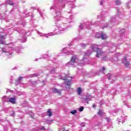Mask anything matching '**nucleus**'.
I'll return each mask as SVG.
<instances>
[{
    "label": "nucleus",
    "mask_w": 131,
    "mask_h": 131,
    "mask_svg": "<svg viewBox=\"0 0 131 131\" xmlns=\"http://www.w3.org/2000/svg\"><path fill=\"white\" fill-rule=\"evenodd\" d=\"M79 28H80V29H83L85 28V24H81L79 26Z\"/></svg>",
    "instance_id": "f3484780"
},
{
    "label": "nucleus",
    "mask_w": 131,
    "mask_h": 131,
    "mask_svg": "<svg viewBox=\"0 0 131 131\" xmlns=\"http://www.w3.org/2000/svg\"><path fill=\"white\" fill-rule=\"evenodd\" d=\"M52 10H54V9H55V7H54V6L51 7L50 8V10H52Z\"/></svg>",
    "instance_id": "473e14b6"
},
{
    "label": "nucleus",
    "mask_w": 131,
    "mask_h": 131,
    "mask_svg": "<svg viewBox=\"0 0 131 131\" xmlns=\"http://www.w3.org/2000/svg\"><path fill=\"white\" fill-rule=\"evenodd\" d=\"M38 34L40 36H45V37H47V38H48V37H49V36H52V35H54V34H53V33H49L48 34H43L40 32H38Z\"/></svg>",
    "instance_id": "0eeeda50"
},
{
    "label": "nucleus",
    "mask_w": 131,
    "mask_h": 131,
    "mask_svg": "<svg viewBox=\"0 0 131 131\" xmlns=\"http://www.w3.org/2000/svg\"><path fill=\"white\" fill-rule=\"evenodd\" d=\"M109 75H110V74H108V76H107V78H108V79L110 80V79H111V77L109 76Z\"/></svg>",
    "instance_id": "7c9ffc66"
},
{
    "label": "nucleus",
    "mask_w": 131,
    "mask_h": 131,
    "mask_svg": "<svg viewBox=\"0 0 131 131\" xmlns=\"http://www.w3.org/2000/svg\"><path fill=\"white\" fill-rule=\"evenodd\" d=\"M5 36H0V44L6 45V41H5Z\"/></svg>",
    "instance_id": "1a4fd4ad"
},
{
    "label": "nucleus",
    "mask_w": 131,
    "mask_h": 131,
    "mask_svg": "<svg viewBox=\"0 0 131 131\" xmlns=\"http://www.w3.org/2000/svg\"><path fill=\"white\" fill-rule=\"evenodd\" d=\"M92 98H93V97L91 95H87L86 98L84 99V100H85V101H90L91 100H92Z\"/></svg>",
    "instance_id": "ddd939ff"
},
{
    "label": "nucleus",
    "mask_w": 131,
    "mask_h": 131,
    "mask_svg": "<svg viewBox=\"0 0 131 131\" xmlns=\"http://www.w3.org/2000/svg\"><path fill=\"white\" fill-rule=\"evenodd\" d=\"M96 38H101L102 39H106L107 38V35L103 33L101 34L97 33L95 35Z\"/></svg>",
    "instance_id": "7ed1b4c3"
},
{
    "label": "nucleus",
    "mask_w": 131,
    "mask_h": 131,
    "mask_svg": "<svg viewBox=\"0 0 131 131\" xmlns=\"http://www.w3.org/2000/svg\"><path fill=\"white\" fill-rule=\"evenodd\" d=\"M8 102H10V103H12V104H16V98H10Z\"/></svg>",
    "instance_id": "9b49d317"
},
{
    "label": "nucleus",
    "mask_w": 131,
    "mask_h": 131,
    "mask_svg": "<svg viewBox=\"0 0 131 131\" xmlns=\"http://www.w3.org/2000/svg\"><path fill=\"white\" fill-rule=\"evenodd\" d=\"M54 72H55V69H53L51 70V73H54Z\"/></svg>",
    "instance_id": "2f4dec72"
},
{
    "label": "nucleus",
    "mask_w": 131,
    "mask_h": 131,
    "mask_svg": "<svg viewBox=\"0 0 131 131\" xmlns=\"http://www.w3.org/2000/svg\"><path fill=\"white\" fill-rule=\"evenodd\" d=\"M121 121H122V120L120 119L119 121V122H121Z\"/></svg>",
    "instance_id": "4c0bfd02"
},
{
    "label": "nucleus",
    "mask_w": 131,
    "mask_h": 131,
    "mask_svg": "<svg viewBox=\"0 0 131 131\" xmlns=\"http://www.w3.org/2000/svg\"><path fill=\"white\" fill-rule=\"evenodd\" d=\"M62 8H64V6H62Z\"/></svg>",
    "instance_id": "49530a36"
},
{
    "label": "nucleus",
    "mask_w": 131,
    "mask_h": 131,
    "mask_svg": "<svg viewBox=\"0 0 131 131\" xmlns=\"http://www.w3.org/2000/svg\"><path fill=\"white\" fill-rule=\"evenodd\" d=\"M35 61H37V59H35Z\"/></svg>",
    "instance_id": "c03bdc74"
},
{
    "label": "nucleus",
    "mask_w": 131,
    "mask_h": 131,
    "mask_svg": "<svg viewBox=\"0 0 131 131\" xmlns=\"http://www.w3.org/2000/svg\"><path fill=\"white\" fill-rule=\"evenodd\" d=\"M83 109H84V107H83V106H81L79 108V111L80 112H82V111H83Z\"/></svg>",
    "instance_id": "b1692460"
},
{
    "label": "nucleus",
    "mask_w": 131,
    "mask_h": 131,
    "mask_svg": "<svg viewBox=\"0 0 131 131\" xmlns=\"http://www.w3.org/2000/svg\"><path fill=\"white\" fill-rule=\"evenodd\" d=\"M11 47H12V44H9V48H11Z\"/></svg>",
    "instance_id": "f704fd0d"
},
{
    "label": "nucleus",
    "mask_w": 131,
    "mask_h": 131,
    "mask_svg": "<svg viewBox=\"0 0 131 131\" xmlns=\"http://www.w3.org/2000/svg\"><path fill=\"white\" fill-rule=\"evenodd\" d=\"M18 95H21V93H20V92H18V93H17Z\"/></svg>",
    "instance_id": "a19ab883"
},
{
    "label": "nucleus",
    "mask_w": 131,
    "mask_h": 131,
    "mask_svg": "<svg viewBox=\"0 0 131 131\" xmlns=\"http://www.w3.org/2000/svg\"><path fill=\"white\" fill-rule=\"evenodd\" d=\"M77 92L78 95L80 96V95H81V93H82V89H81V88H78L77 89Z\"/></svg>",
    "instance_id": "4468645a"
},
{
    "label": "nucleus",
    "mask_w": 131,
    "mask_h": 131,
    "mask_svg": "<svg viewBox=\"0 0 131 131\" xmlns=\"http://www.w3.org/2000/svg\"><path fill=\"white\" fill-rule=\"evenodd\" d=\"M86 44L85 43H82L81 44V47H82V48H85V47H86Z\"/></svg>",
    "instance_id": "393cba45"
},
{
    "label": "nucleus",
    "mask_w": 131,
    "mask_h": 131,
    "mask_svg": "<svg viewBox=\"0 0 131 131\" xmlns=\"http://www.w3.org/2000/svg\"><path fill=\"white\" fill-rule=\"evenodd\" d=\"M71 114L74 115L76 113V110H73L71 112Z\"/></svg>",
    "instance_id": "a878e982"
},
{
    "label": "nucleus",
    "mask_w": 131,
    "mask_h": 131,
    "mask_svg": "<svg viewBox=\"0 0 131 131\" xmlns=\"http://www.w3.org/2000/svg\"><path fill=\"white\" fill-rule=\"evenodd\" d=\"M11 116H15V114H12V115H11Z\"/></svg>",
    "instance_id": "e433bc0d"
},
{
    "label": "nucleus",
    "mask_w": 131,
    "mask_h": 131,
    "mask_svg": "<svg viewBox=\"0 0 131 131\" xmlns=\"http://www.w3.org/2000/svg\"><path fill=\"white\" fill-rule=\"evenodd\" d=\"M121 4V2H120V0H116V5L117 6L120 5Z\"/></svg>",
    "instance_id": "6ab92c4d"
},
{
    "label": "nucleus",
    "mask_w": 131,
    "mask_h": 131,
    "mask_svg": "<svg viewBox=\"0 0 131 131\" xmlns=\"http://www.w3.org/2000/svg\"><path fill=\"white\" fill-rule=\"evenodd\" d=\"M93 108H95V107H96V105H93Z\"/></svg>",
    "instance_id": "ea45409f"
},
{
    "label": "nucleus",
    "mask_w": 131,
    "mask_h": 131,
    "mask_svg": "<svg viewBox=\"0 0 131 131\" xmlns=\"http://www.w3.org/2000/svg\"><path fill=\"white\" fill-rule=\"evenodd\" d=\"M56 14V16L54 17L55 19H56L57 21H60V20H62V16L61 15V12L57 11Z\"/></svg>",
    "instance_id": "423d86ee"
},
{
    "label": "nucleus",
    "mask_w": 131,
    "mask_h": 131,
    "mask_svg": "<svg viewBox=\"0 0 131 131\" xmlns=\"http://www.w3.org/2000/svg\"><path fill=\"white\" fill-rule=\"evenodd\" d=\"M81 126H85V123L83 122V123H81Z\"/></svg>",
    "instance_id": "c85d7f7f"
},
{
    "label": "nucleus",
    "mask_w": 131,
    "mask_h": 131,
    "mask_svg": "<svg viewBox=\"0 0 131 131\" xmlns=\"http://www.w3.org/2000/svg\"><path fill=\"white\" fill-rule=\"evenodd\" d=\"M47 113H48V114H47L48 116H49L50 117V116H52V115H53L52 114V111H51V109L48 110Z\"/></svg>",
    "instance_id": "a211bd4d"
},
{
    "label": "nucleus",
    "mask_w": 131,
    "mask_h": 131,
    "mask_svg": "<svg viewBox=\"0 0 131 131\" xmlns=\"http://www.w3.org/2000/svg\"><path fill=\"white\" fill-rule=\"evenodd\" d=\"M91 54H92V53H85L84 54V59H82V60H78V63L80 65H83V63H84V61L85 60H86V57H89V56H90V55H91Z\"/></svg>",
    "instance_id": "20e7f679"
},
{
    "label": "nucleus",
    "mask_w": 131,
    "mask_h": 131,
    "mask_svg": "<svg viewBox=\"0 0 131 131\" xmlns=\"http://www.w3.org/2000/svg\"><path fill=\"white\" fill-rule=\"evenodd\" d=\"M8 97L7 96H4L2 97V100L3 102H8Z\"/></svg>",
    "instance_id": "2eb2a0df"
},
{
    "label": "nucleus",
    "mask_w": 131,
    "mask_h": 131,
    "mask_svg": "<svg viewBox=\"0 0 131 131\" xmlns=\"http://www.w3.org/2000/svg\"><path fill=\"white\" fill-rule=\"evenodd\" d=\"M40 129H41V130H45L46 129V128H45L44 126H42V127H41L40 128Z\"/></svg>",
    "instance_id": "c756f323"
},
{
    "label": "nucleus",
    "mask_w": 131,
    "mask_h": 131,
    "mask_svg": "<svg viewBox=\"0 0 131 131\" xmlns=\"http://www.w3.org/2000/svg\"><path fill=\"white\" fill-rule=\"evenodd\" d=\"M91 49L92 50V52H96V57L97 58H100L102 55H103V51H102V50L100 48H99V46L93 44L91 46Z\"/></svg>",
    "instance_id": "f257e3e1"
},
{
    "label": "nucleus",
    "mask_w": 131,
    "mask_h": 131,
    "mask_svg": "<svg viewBox=\"0 0 131 131\" xmlns=\"http://www.w3.org/2000/svg\"><path fill=\"white\" fill-rule=\"evenodd\" d=\"M98 115H99L100 116H102V115H104V112L103 111V110H100L99 111V112L98 113Z\"/></svg>",
    "instance_id": "dca6fc26"
},
{
    "label": "nucleus",
    "mask_w": 131,
    "mask_h": 131,
    "mask_svg": "<svg viewBox=\"0 0 131 131\" xmlns=\"http://www.w3.org/2000/svg\"><path fill=\"white\" fill-rule=\"evenodd\" d=\"M116 21V18L115 17H112L111 18V22H115Z\"/></svg>",
    "instance_id": "5701e85b"
},
{
    "label": "nucleus",
    "mask_w": 131,
    "mask_h": 131,
    "mask_svg": "<svg viewBox=\"0 0 131 131\" xmlns=\"http://www.w3.org/2000/svg\"><path fill=\"white\" fill-rule=\"evenodd\" d=\"M77 60L78 59H77L76 56H73L71 61L68 63V66H70V65H74V64L76 62Z\"/></svg>",
    "instance_id": "39448f33"
},
{
    "label": "nucleus",
    "mask_w": 131,
    "mask_h": 131,
    "mask_svg": "<svg viewBox=\"0 0 131 131\" xmlns=\"http://www.w3.org/2000/svg\"><path fill=\"white\" fill-rule=\"evenodd\" d=\"M57 27H60V28H61L62 29H65V28H67V27H64V25H60V26H57Z\"/></svg>",
    "instance_id": "412c9836"
},
{
    "label": "nucleus",
    "mask_w": 131,
    "mask_h": 131,
    "mask_svg": "<svg viewBox=\"0 0 131 131\" xmlns=\"http://www.w3.org/2000/svg\"><path fill=\"white\" fill-rule=\"evenodd\" d=\"M106 58H107V57H104V58H103V59L105 60V59H106Z\"/></svg>",
    "instance_id": "37998d69"
},
{
    "label": "nucleus",
    "mask_w": 131,
    "mask_h": 131,
    "mask_svg": "<svg viewBox=\"0 0 131 131\" xmlns=\"http://www.w3.org/2000/svg\"><path fill=\"white\" fill-rule=\"evenodd\" d=\"M46 56H47V55H44V58H46Z\"/></svg>",
    "instance_id": "79ce46f5"
},
{
    "label": "nucleus",
    "mask_w": 131,
    "mask_h": 131,
    "mask_svg": "<svg viewBox=\"0 0 131 131\" xmlns=\"http://www.w3.org/2000/svg\"><path fill=\"white\" fill-rule=\"evenodd\" d=\"M32 75V77H35L36 76H38V75L37 74H34L33 75Z\"/></svg>",
    "instance_id": "bb28decb"
},
{
    "label": "nucleus",
    "mask_w": 131,
    "mask_h": 131,
    "mask_svg": "<svg viewBox=\"0 0 131 131\" xmlns=\"http://www.w3.org/2000/svg\"><path fill=\"white\" fill-rule=\"evenodd\" d=\"M25 40H26V38H25L24 41H23V42H25Z\"/></svg>",
    "instance_id": "58836bf2"
},
{
    "label": "nucleus",
    "mask_w": 131,
    "mask_h": 131,
    "mask_svg": "<svg viewBox=\"0 0 131 131\" xmlns=\"http://www.w3.org/2000/svg\"><path fill=\"white\" fill-rule=\"evenodd\" d=\"M106 120H107V121H110V118H106Z\"/></svg>",
    "instance_id": "72a5a7b5"
},
{
    "label": "nucleus",
    "mask_w": 131,
    "mask_h": 131,
    "mask_svg": "<svg viewBox=\"0 0 131 131\" xmlns=\"http://www.w3.org/2000/svg\"><path fill=\"white\" fill-rule=\"evenodd\" d=\"M37 11H38V9H36Z\"/></svg>",
    "instance_id": "de8ad7c7"
},
{
    "label": "nucleus",
    "mask_w": 131,
    "mask_h": 131,
    "mask_svg": "<svg viewBox=\"0 0 131 131\" xmlns=\"http://www.w3.org/2000/svg\"><path fill=\"white\" fill-rule=\"evenodd\" d=\"M23 80V77H19L17 80V82H21Z\"/></svg>",
    "instance_id": "aec40b11"
},
{
    "label": "nucleus",
    "mask_w": 131,
    "mask_h": 131,
    "mask_svg": "<svg viewBox=\"0 0 131 131\" xmlns=\"http://www.w3.org/2000/svg\"><path fill=\"white\" fill-rule=\"evenodd\" d=\"M2 53H6V55H7V56H9V55H11V53L9 52V51L6 50L5 48H2Z\"/></svg>",
    "instance_id": "f8f14e48"
},
{
    "label": "nucleus",
    "mask_w": 131,
    "mask_h": 131,
    "mask_svg": "<svg viewBox=\"0 0 131 131\" xmlns=\"http://www.w3.org/2000/svg\"><path fill=\"white\" fill-rule=\"evenodd\" d=\"M67 78H68V76L64 74H62L60 75V79L66 80L67 85L69 86V85H70V82H71V80L67 79Z\"/></svg>",
    "instance_id": "f03ea898"
},
{
    "label": "nucleus",
    "mask_w": 131,
    "mask_h": 131,
    "mask_svg": "<svg viewBox=\"0 0 131 131\" xmlns=\"http://www.w3.org/2000/svg\"><path fill=\"white\" fill-rule=\"evenodd\" d=\"M52 91L53 92V93H54V94H58L59 95H61L62 90H59L56 88H53L52 90Z\"/></svg>",
    "instance_id": "6e6552de"
},
{
    "label": "nucleus",
    "mask_w": 131,
    "mask_h": 131,
    "mask_svg": "<svg viewBox=\"0 0 131 131\" xmlns=\"http://www.w3.org/2000/svg\"><path fill=\"white\" fill-rule=\"evenodd\" d=\"M123 64H124L125 66L126 67H128V66L129 65V62L127 61V59L126 57H125L122 61Z\"/></svg>",
    "instance_id": "9d476101"
},
{
    "label": "nucleus",
    "mask_w": 131,
    "mask_h": 131,
    "mask_svg": "<svg viewBox=\"0 0 131 131\" xmlns=\"http://www.w3.org/2000/svg\"><path fill=\"white\" fill-rule=\"evenodd\" d=\"M105 70H106V68H105V67H102V69L100 70V71L104 74L105 73Z\"/></svg>",
    "instance_id": "4be33fe9"
},
{
    "label": "nucleus",
    "mask_w": 131,
    "mask_h": 131,
    "mask_svg": "<svg viewBox=\"0 0 131 131\" xmlns=\"http://www.w3.org/2000/svg\"><path fill=\"white\" fill-rule=\"evenodd\" d=\"M33 10H36V8H35V7H33Z\"/></svg>",
    "instance_id": "c9c22d12"
},
{
    "label": "nucleus",
    "mask_w": 131,
    "mask_h": 131,
    "mask_svg": "<svg viewBox=\"0 0 131 131\" xmlns=\"http://www.w3.org/2000/svg\"><path fill=\"white\" fill-rule=\"evenodd\" d=\"M104 2H105V0H101L100 1V4L101 6H102L103 3H104Z\"/></svg>",
    "instance_id": "cd10ccee"
},
{
    "label": "nucleus",
    "mask_w": 131,
    "mask_h": 131,
    "mask_svg": "<svg viewBox=\"0 0 131 131\" xmlns=\"http://www.w3.org/2000/svg\"><path fill=\"white\" fill-rule=\"evenodd\" d=\"M64 50H65V48H64L63 49V51H64Z\"/></svg>",
    "instance_id": "a18cd8bd"
}]
</instances>
